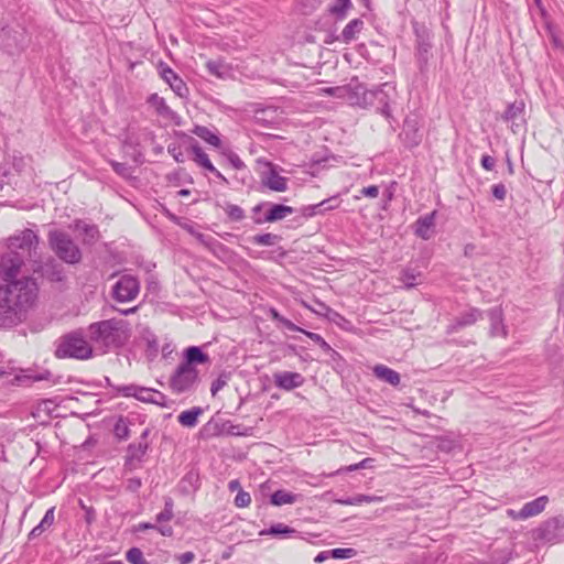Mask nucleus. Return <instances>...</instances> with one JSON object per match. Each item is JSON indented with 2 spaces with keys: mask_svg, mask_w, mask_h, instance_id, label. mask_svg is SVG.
Listing matches in <instances>:
<instances>
[{
  "mask_svg": "<svg viewBox=\"0 0 564 564\" xmlns=\"http://www.w3.org/2000/svg\"><path fill=\"white\" fill-rule=\"evenodd\" d=\"M17 290L14 285H0V328H11L24 322L37 297L28 285L20 289L24 292Z\"/></svg>",
  "mask_w": 564,
  "mask_h": 564,
  "instance_id": "1",
  "label": "nucleus"
},
{
  "mask_svg": "<svg viewBox=\"0 0 564 564\" xmlns=\"http://www.w3.org/2000/svg\"><path fill=\"white\" fill-rule=\"evenodd\" d=\"M91 344L107 352L122 347L130 337V325L124 319L109 318L91 323L87 328Z\"/></svg>",
  "mask_w": 564,
  "mask_h": 564,
  "instance_id": "2",
  "label": "nucleus"
},
{
  "mask_svg": "<svg viewBox=\"0 0 564 564\" xmlns=\"http://www.w3.org/2000/svg\"><path fill=\"white\" fill-rule=\"evenodd\" d=\"M25 268V256L20 252L6 251L0 258V279L2 285H14L17 286L18 293L21 288L28 285L33 292V295L37 296L39 286L34 278L23 273Z\"/></svg>",
  "mask_w": 564,
  "mask_h": 564,
  "instance_id": "3",
  "label": "nucleus"
},
{
  "mask_svg": "<svg viewBox=\"0 0 564 564\" xmlns=\"http://www.w3.org/2000/svg\"><path fill=\"white\" fill-rule=\"evenodd\" d=\"M54 355L58 359L87 360L93 357L94 350L82 330H73L55 341Z\"/></svg>",
  "mask_w": 564,
  "mask_h": 564,
  "instance_id": "4",
  "label": "nucleus"
},
{
  "mask_svg": "<svg viewBox=\"0 0 564 564\" xmlns=\"http://www.w3.org/2000/svg\"><path fill=\"white\" fill-rule=\"evenodd\" d=\"M47 238L51 250L59 260L72 265L82 261V250L68 234L61 230H51Z\"/></svg>",
  "mask_w": 564,
  "mask_h": 564,
  "instance_id": "5",
  "label": "nucleus"
},
{
  "mask_svg": "<svg viewBox=\"0 0 564 564\" xmlns=\"http://www.w3.org/2000/svg\"><path fill=\"white\" fill-rule=\"evenodd\" d=\"M325 93L333 97L344 99L352 106H359L362 108L369 107V100H371L373 96L371 90H367L362 84L354 80L345 86L326 88Z\"/></svg>",
  "mask_w": 564,
  "mask_h": 564,
  "instance_id": "6",
  "label": "nucleus"
},
{
  "mask_svg": "<svg viewBox=\"0 0 564 564\" xmlns=\"http://www.w3.org/2000/svg\"><path fill=\"white\" fill-rule=\"evenodd\" d=\"M536 542L556 544L564 542V516H556L543 521L532 532Z\"/></svg>",
  "mask_w": 564,
  "mask_h": 564,
  "instance_id": "7",
  "label": "nucleus"
},
{
  "mask_svg": "<svg viewBox=\"0 0 564 564\" xmlns=\"http://www.w3.org/2000/svg\"><path fill=\"white\" fill-rule=\"evenodd\" d=\"M40 238L32 229H24L8 239V251L31 257L39 247Z\"/></svg>",
  "mask_w": 564,
  "mask_h": 564,
  "instance_id": "8",
  "label": "nucleus"
},
{
  "mask_svg": "<svg viewBox=\"0 0 564 564\" xmlns=\"http://www.w3.org/2000/svg\"><path fill=\"white\" fill-rule=\"evenodd\" d=\"M198 381V370L180 364L170 379V387L176 393L191 390Z\"/></svg>",
  "mask_w": 564,
  "mask_h": 564,
  "instance_id": "9",
  "label": "nucleus"
},
{
  "mask_svg": "<svg viewBox=\"0 0 564 564\" xmlns=\"http://www.w3.org/2000/svg\"><path fill=\"white\" fill-rule=\"evenodd\" d=\"M140 292V282L135 276L124 274L112 286V296L118 302L133 301Z\"/></svg>",
  "mask_w": 564,
  "mask_h": 564,
  "instance_id": "10",
  "label": "nucleus"
},
{
  "mask_svg": "<svg viewBox=\"0 0 564 564\" xmlns=\"http://www.w3.org/2000/svg\"><path fill=\"white\" fill-rule=\"evenodd\" d=\"M33 272L51 282H62L65 280V270L53 257H48L45 261H33Z\"/></svg>",
  "mask_w": 564,
  "mask_h": 564,
  "instance_id": "11",
  "label": "nucleus"
},
{
  "mask_svg": "<svg viewBox=\"0 0 564 564\" xmlns=\"http://www.w3.org/2000/svg\"><path fill=\"white\" fill-rule=\"evenodd\" d=\"M390 91L393 93L394 88L390 86L388 83H384L381 85L380 88L371 90V94H373V96L371 100H369V107H375L377 111L383 115L386 118H389L391 116Z\"/></svg>",
  "mask_w": 564,
  "mask_h": 564,
  "instance_id": "12",
  "label": "nucleus"
},
{
  "mask_svg": "<svg viewBox=\"0 0 564 564\" xmlns=\"http://www.w3.org/2000/svg\"><path fill=\"white\" fill-rule=\"evenodd\" d=\"M525 104L523 100H516L509 104L501 115V119L506 122H512L511 130L517 133L524 126V113Z\"/></svg>",
  "mask_w": 564,
  "mask_h": 564,
  "instance_id": "13",
  "label": "nucleus"
},
{
  "mask_svg": "<svg viewBox=\"0 0 564 564\" xmlns=\"http://www.w3.org/2000/svg\"><path fill=\"white\" fill-rule=\"evenodd\" d=\"M275 387L281 390L291 391L304 384L305 379L300 372L280 371L273 375Z\"/></svg>",
  "mask_w": 564,
  "mask_h": 564,
  "instance_id": "14",
  "label": "nucleus"
},
{
  "mask_svg": "<svg viewBox=\"0 0 564 564\" xmlns=\"http://www.w3.org/2000/svg\"><path fill=\"white\" fill-rule=\"evenodd\" d=\"M150 430L145 429L141 436L138 444H130L127 449V458H126V465L130 466L131 468H134V463H140L145 455L149 443L147 441L149 436Z\"/></svg>",
  "mask_w": 564,
  "mask_h": 564,
  "instance_id": "15",
  "label": "nucleus"
},
{
  "mask_svg": "<svg viewBox=\"0 0 564 564\" xmlns=\"http://www.w3.org/2000/svg\"><path fill=\"white\" fill-rule=\"evenodd\" d=\"M400 138L404 147L412 149L417 147L422 141V134L419 129L417 121L413 118H406L403 122Z\"/></svg>",
  "mask_w": 564,
  "mask_h": 564,
  "instance_id": "16",
  "label": "nucleus"
},
{
  "mask_svg": "<svg viewBox=\"0 0 564 564\" xmlns=\"http://www.w3.org/2000/svg\"><path fill=\"white\" fill-rule=\"evenodd\" d=\"M159 67L161 77L170 85L172 90L180 97H186L188 95V88L184 80L167 65L161 63Z\"/></svg>",
  "mask_w": 564,
  "mask_h": 564,
  "instance_id": "17",
  "label": "nucleus"
},
{
  "mask_svg": "<svg viewBox=\"0 0 564 564\" xmlns=\"http://www.w3.org/2000/svg\"><path fill=\"white\" fill-rule=\"evenodd\" d=\"M268 165L269 170L261 175V184L273 192H285L288 189V178L281 176L271 163Z\"/></svg>",
  "mask_w": 564,
  "mask_h": 564,
  "instance_id": "18",
  "label": "nucleus"
},
{
  "mask_svg": "<svg viewBox=\"0 0 564 564\" xmlns=\"http://www.w3.org/2000/svg\"><path fill=\"white\" fill-rule=\"evenodd\" d=\"M549 499L546 496H541L532 501L527 502L520 511L516 512L513 510L509 511V514L513 519L524 520L541 513L547 503Z\"/></svg>",
  "mask_w": 564,
  "mask_h": 564,
  "instance_id": "19",
  "label": "nucleus"
},
{
  "mask_svg": "<svg viewBox=\"0 0 564 564\" xmlns=\"http://www.w3.org/2000/svg\"><path fill=\"white\" fill-rule=\"evenodd\" d=\"M480 318H482V312L479 308L471 307L457 316L455 321L447 326L446 333H456L460 328L474 325Z\"/></svg>",
  "mask_w": 564,
  "mask_h": 564,
  "instance_id": "20",
  "label": "nucleus"
},
{
  "mask_svg": "<svg viewBox=\"0 0 564 564\" xmlns=\"http://www.w3.org/2000/svg\"><path fill=\"white\" fill-rule=\"evenodd\" d=\"M435 215L436 212H432L416 219L414 223V234L417 237L424 240H429L432 237L435 227Z\"/></svg>",
  "mask_w": 564,
  "mask_h": 564,
  "instance_id": "21",
  "label": "nucleus"
},
{
  "mask_svg": "<svg viewBox=\"0 0 564 564\" xmlns=\"http://www.w3.org/2000/svg\"><path fill=\"white\" fill-rule=\"evenodd\" d=\"M294 213V208L282 204H271L263 219L256 218V224L274 223Z\"/></svg>",
  "mask_w": 564,
  "mask_h": 564,
  "instance_id": "22",
  "label": "nucleus"
},
{
  "mask_svg": "<svg viewBox=\"0 0 564 564\" xmlns=\"http://www.w3.org/2000/svg\"><path fill=\"white\" fill-rule=\"evenodd\" d=\"M74 229L79 231L83 235V243L84 245H94L100 238L99 229L96 225H90L85 223L84 220L77 219L74 223Z\"/></svg>",
  "mask_w": 564,
  "mask_h": 564,
  "instance_id": "23",
  "label": "nucleus"
},
{
  "mask_svg": "<svg viewBox=\"0 0 564 564\" xmlns=\"http://www.w3.org/2000/svg\"><path fill=\"white\" fill-rule=\"evenodd\" d=\"M365 26V22L359 19H352L348 22V24L343 29L339 36L336 37L337 41H340L345 44H349L357 39V35L361 32Z\"/></svg>",
  "mask_w": 564,
  "mask_h": 564,
  "instance_id": "24",
  "label": "nucleus"
},
{
  "mask_svg": "<svg viewBox=\"0 0 564 564\" xmlns=\"http://www.w3.org/2000/svg\"><path fill=\"white\" fill-rule=\"evenodd\" d=\"M260 535H272L280 539H290V538H299L300 532H297L295 529L279 522L275 524H272L269 529H264L260 531Z\"/></svg>",
  "mask_w": 564,
  "mask_h": 564,
  "instance_id": "25",
  "label": "nucleus"
},
{
  "mask_svg": "<svg viewBox=\"0 0 564 564\" xmlns=\"http://www.w3.org/2000/svg\"><path fill=\"white\" fill-rule=\"evenodd\" d=\"M487 314L490 321L491 336H507V330L503 325L502 310L500 307H494L489 310Z\"/></svg>",
  "mask_w": 564,
  "mask_h": 564,
  "instance_id": "26",
  "label": "nucleus"
},
{
  "mask_svg": "<svg viewBox=\"0 0 564 564\" xmlns=\"http://www.w3.org/2000/svg\"><path fill=\"white\" fill-rule=\"evenodd\" d=\"M189 150L194 154L193 160L195 163L207 171H215V166L210 162L208 155L200 148L199 143L194 139L189 138Z\"/></svg>",
  "mask_w": 564,
  "mask_h": 564,
  "instance_id": "27",
  "label": "nucleus"
},
{
  "mask_svg": "<svg viewBox=\"0 0 564 564\" xmlns=\"http://www.w3.org/2000/svg\"><path fill=\"white\" fill-rule=\"evenodd\" d=\"M373 375L381 381H384L393 387L400 383V375L395 370L384 366L377 365L373 367Z\"/></svg>",
  "mask_w": 564,
  "mask_h": 564,
  "instance_id": "28",
  "label": "nucleus"
},
{
  "mask_svg": "<svg viewBox=\"0 0 564 564\" xmlns=\"http://www.w3.org/2000/svg\"><path fill=\"white\" fill-rule=\"evenodd\" d=\"M209 360L207 354L203 352L197 346H191L185 350V360L181 364L186 367H195V364H205Z\"/></svg>",
  "mask_w": 564,
  "mask_h": 564,
  "instance_id": "29",
  "label": "nucleus"
},
{
  "mask_svg": "<svg viewBox=\"0 0 564 564\" xmlns=\"http://www.w3.org/2000/svg\"><path fill=\"white\" fill-rule=\"evenodd\" d=\"M188 232L206 249L210 250L212 252H216L217 249H221L223 245L216 240L214 237L209 235H205L202 232H198L194 230L192 227L188 228Z\"/></svg>",
  "mask_w": 564,
  "mask_h": 564,
  "instance_id": "30",
  "label": "nucleus"
},
{
  "mask_svg": "<svg viewBox=\"0 0 564 564\" xmlns=\"http://www.w3.org/2000/svg\"><path fill=\"white\" fill-rule=\"evenodd\" d=\"M431 48L432 44L424 37L420 36L416 45V58L421 70H423L429 63Z\"/></svg>",
  "mask_w": 564,
  "mask_h": 564,
  "instance_id": "31",
  "label": "nucleus"
},
{
  "mask_svg": "<svg viewBox=\"0 0 564 564\" xmlns=\"http://www.w3.org/2000/svg\"><path fill=\"white\" fill-rule=\"evenodd\" d=\"M54 510L55 508L52 507L45 512L41 522L36 527H34L29 533L30 540L40 536L47 528H50L54 523Z\"/></svg>",
  "mask_w": 564,
  "mask_h": 564,
  "instance_id": "32",
  "label": "nucleus"
},
{
  "mask_svg": "<svg viewBox=\"0 0 564 564\" xmlns=\"http://www.w3.org/2000/svg\"><path fill=\"white\" fill-rule=\"evenodd\" d=\"M304 334L312 339L314 343L319 345V347L329 356L333 361H338L341 359V356L338 351L333 349L328 343L317 333L313 332H304Z\"/></svg>",
  "mask_w": 564,
  "mask_h": 564,
  "instance_id": "33",
  "label": "nucleus"
},
{
  "mask_svg": "<svg viewBox=\"0 0 564 564\" xmlns=\"http://www.w3.org/2000/svg\"><path fill=\"white\" fill-rule=\"evenodd\" d=\"M199 475L195 470H189L181 480V490L183 494L194 492L199 488Z\"/></svg>",
  "mask_w": 564,
  "mask_h": 564,
  "instance_id": "34",
  "label": "nucleus"
},
{
  "mask_svg": "<svg viewBox=\"0 0 564 564\" xmlns=\"http://www.w3.org/2000/svg\"><path fill=\"white\" fill-rule=\"evenodd\" d=\"M203 414V409L200 406H194L189 410L183 411L177 421L181 425L186 427H194L197 424L198 416Z\"/></svg>",
  "mask_w": 564,
  "mask_h": 564,
  "instance_id": "35",
  "label": "nucleus"
},
{
  "mask_svg": "<svg viewBox=\"0 0 564 564\" xmlns=\"http://www.w3.org/2000/svg\"><path fill=\"white\" fill-rule=\"evenodd\" d=\"M193 133L215 148H219L221 144L219 137L207 127L195 126Z\"/></svg>",
  "mask_w": 564,
  "mask_h": 564,
  "instance_id": "36",
  "label": "nucleus"
},
{
  "mask_svg": "<svg viewBox=\"0 0 564 564\" xmlns=\"http://www.w3.org/2000/svg\"><path fill=\"white\" fill-rule=\"evenodd\" d=\"M352 9L350 0H334L333 4L328 8V12L336 18V20H344L349 10Z\"/></svg>",
  "mask_w": 564,
  "mask_h": 564,
  "instance_id": "37",
  "label": "nucleus"
},
{
  "mask_svg": "<svg viewBox=\"0 0 564 564\" xmlns=\"http://www.w3.org/2000/svg\"><path fill=\"white\" fill-rule=\"evenodd\" d=\"M297 501V495L285 490H276L270 497V502L273 506L292 505Z\"/></svg>",
  "mask_w": 564,
  "mask_h": 564,
  "instance_id": "38",
  "label": "nucleus"
},
{
  "mask_svg": "<svg viewBox=\"0 0 564 564\" xmlns=\"http://www.w3.org/2000/svg\"><path fill=\"white\" fill-rule=\"evenodd\" d=\"M382 501V497L379 496H368V495H356L350 498L346 499H338L337 503L343 506H354V505H361L364 502L370 503V502H379Z\"/></svg>",
  "mask_w": 564,
  "mask_h": 564,
  "instance_id": "39",
  "label": "nucleus"
},
{
  "mask_svg": "<svg viewBox=\"0 0 564 564\" xmlns=\"http://www.w3.org/2000/svg\"><path fill=\"white\" fill-rule=\"evenodd\" d=\"M113 434L118 440H127L130 435L128 421L124 417H119L113 427Z\"/></svg>",
  "mask_w": 564,
  "mask_h": 564,
  "instance_id": "40",
  "label": "nucleus"
},
{
  "mask_svg": "<svg viewBox=\"0 0 564 564\" xmlns=\"http://www.w3.org/2000/svg\"><path fill=\"white\" fill-rule=\"evenodd\" d=\"M251 240L258 246H273L280 240V237L274 234H261L253 236Z\"/></svg>",
  "mask_w": 564,
  "mask_h": 564,
  "instance_id": "41",
  "label": "nucleus"
},
{
  "mask_svg": "<svg viewBox=\"0 0 564 564\" xmlns=\"http://www.w3.org/2000/svg\"><path fill=\"white\" fill-rule=\"evenodd\" d=\"M173 507H174L173 499L170 497L165 498L164 509L156 516V521L158 522L170 521L174 516Z\"/></svg>",
  "mask_w": 564,
  "mask_h": 564,
  "instance_id": "42",
  "label": "nucleus"
},
{
  "mask_svg": "<svg viewBox=\"0 0 564 564\" xmlns=\"http://www.w3.org/2000/svg\"><path fill=\"white\" fill-rule=\"evenodd\" d=\"M420 275V272H415L413 269H405L402 271L401 281L406 289H411L417 284L416 279Z\"/></svg>",
  "mask_w": 564,
  "mask_h": 564,
  "instance_id": "43",
  "label": "nucleus"
},
{
  "mask_svg": "<svg viewBox=\"0 0 564 564\" xmlns=\"http://www.w3.org/2000/svg\"><path fill=\"white\" fill-rule=\"evenodd\" d=\"M126 557L129 563L131 564H150L144 557L143 553L139 547H131L127 554Z\"/></svg>",
  "mask_w": 564,
  "mask_h": 564,
  "instance_id": "44",
  "label": "nucleus"
},
{
  "mask_svg": "<svg viewBox=\"0 0 564 564\" xmlns=\"http://www.w3.org/2000/svg\"><path fill=\"white\" fill-rule=\"evenodd\" d=\"M148 101L154 106L160 115H166L170 111V108L166 106L164 99L158 94H152Z\"/></svg>",
  "mask_w": 564,
  "mask_h": 564,
  "instance_id": "45",
  "label": "nucleus"
},
{
  "mask_svg": "<svg viewBox=\"0 0 564 564\" xmlns=\"http://www.w3.org/2000/svg\"><path fill=\"white\" fill-rule=\"evenodd\" d=\"M226 213H227L228 217L235 221H239L245 218V212L238 205L228 204L226 207Z\"/></svg>",
  "mask_w": 564,
  "mask_h": 564,
  "instance_id": "46",
  "label": "nucleus"
},
{
  "mask_svg": "<svg viewBox=\"0 0 564 564\" xmlns=\"http://www.w3.org/2000/svg\"><path fill=\"white\" fill-rule=\"evenodd\" d=\"M356 550L351 547L347 549H333L330 550V556L336 560L350 558L356 555Z\"/></svg>",
  "mask_w": 564,
  "mask_h": 564,
  "instance_id": "47",
  "label": "nucleus"
},
{
  "mask_svg": "<svg viewBox=\"0 0 564 564\" xmlns=\"http://www.w3.org/2000/svg\"><path fill=\"white\" fill-rule=\"evenodd\" d=\"M110 165L118 175H120L124 178H128L131 176V167L128 164L120 163L117 161H110Z\"/></svg>",
  "mask_w": 564,
  "mask_h": 564,
  "instance_id": "48",
  "label": "nucleus"
},
{
  "mask_svg": "<svg viewBox=\"0 0 564 564\" xmlns=\"http://www.w3.org/2000/svg\"><path fill=\"white\" fill-rule=\"evenodd\" d=\"M229 376L226 373H220L217 379L212 382L210 392L212 395H216L219 390H221L228 382Z\"/></svg>",
  "mask_w": 564,
  "mask_h": 564,
  "instance_id": "49",
  "label": "nucleus"
},
{
  "mask_svg": "<svg viewBox=\"0 0 564 564\" xmlns=\"http://www.w3.org/2000/svg\"><path fill=\"white\" fill-rule=\"evenodd\" d=\"M318 206L319 209H322V214L325 212L334 210L339 206L338 196H332L327 199H324L321 203H318Z\"/></svg>",
  "mask_w": 564,
  "mask_h": 564,
  "instance_id": "50",
  "label": "nucleus"
},
{
  "mask_svg": "<svg viewBox=\"0 0 564 564\" xmlns=\"http://www.w3.org/2000/svg\"><path fill=\"white\" fill-rule=\"evenodd\" d=\"M251 502L250 494L243 490H239L237 496L235 497V505L238 508L248 507Z\"/></svg>",
  "mask_w": 564,
  "mask_h": 564,
  "instance_id": "51",
  "label": "nucleus"
},
{
  "mask_svg": "<svg viewBox=\"0 0 564 564\" xmlns=\"http://www.w3.org/2000/svg\"><path fill=\"white\" fill-rule=\"evenodd\" d=\"M226 155V159L227 161L229 162V164L235 169V170H241L243 167H246L245 163L242 162V160L239 158L238 154H236L235 152L232 151H228L227 153H225Z\"/></svg>",
  "mask_w": 564,
  "mask_h": 564,
  "instance_id": "52",
  "label": "nucleus"
},
{
  "mask_svg": "<svg viewBox=\"0 0 564 564\" xmlns=\"http://www.w3.org/2000/svg\"><path fill=\"white\" fill-rule=\"evenodd\" d=\"M378 195H379V186L370 185V186H367V187H362L359 191V195L355 196V198L359 199L360 196L376 198V197H378Z\"/></svg>",
  "mask_w": 564,
  "mask_h": 564,
  "instance_id": "53",
  "label": "nucleus"
},
{
  "mask_svg": "<svg viewBox=\"0 0 564 564\" xmlns=\"http://www.w3.org/2000/svg\"><path fill=\"white\" fill-rule=\"evenodd\" d=\"M152 397H154V389L140 387L137 399L142 402L150 403Z\"/></svg>",
  "mask_w": 564,
  "mask_h": 564,
  "instance_id": "54",
  "label": "nucleus"
},
{
  "mask_svg": "<svg viewBox=\"0 0 564 564\" xmlns=\"http://www.w3.org/2000/svg\"><path fill=\"white\" fill-rule=\"evenodd\" d=\"M492 196L498 200H505L507 195V188L502 183L495 184L491 187Z\"/></svg>",
  "mask_w": 564,
  "mask_h": 564,
  "instance_id": "55",
  "label": "nucleus"
},
{
  "mask_svg": "<svg viewBox=\"0 0 564 564\" xmlns=\"http://www.w3.org/2000/svg\"><path fill=\"white\" fill-rule=\"evenodd\" d=\"M301 214L304 216V217H314L318 214H322V209H319V206L318 204H314V205H307V206H304L301 210Z\"/></svg>",
  "mask_w": 564,
  "mask_h": 564,
  "instance_id": "56",
  "label": "nucleus"
},
{
  "mask_svg": "<svg viewBox=\"0 0 564 564\" xmlns=\"http://www.w3.org/2000/svg\"><path fill=\"white\" fill-rule=\"evenodd\" d=\"M315 304L317 305V308L311 307L306 304H305V306L318 315H327L329 312H332V308L329 306H327L325 303H323L318 300L315 301Z\"/></svg>",
  "mask_w": 564,
  "mask_h": 564,
  "instance_id": "57",
  "label": "nucleus"
},
{
  "mask_svg": "<svg viewBox=\"0 0 564 564\" xmlns=\"http://www.w3.org/2000/svg\"><path fill=\"white\" fill-rule=\"evenodd\" d=\"M167 152L174 158V160L176 162H183L184 161L183 153H182V150H181L180 145H177V144H170L167 147Z\"/></svg>",
  "mask_w": 564,
  "mask_h": 564,
  "instance_id": "58",
  "label": "nucleus"
},
{
  "mask_svg": "<svg viewBox=\"0 0 564 564\" xmlns=\"http://www.w3.org/2000/svg\"><path fill=\"white\" fill-rule=\"evenodd\" d=\"M207 68L210 74H214L218 77L223 76V72L220 70L223 68L221 64H219L217 62L209 61V62H207Z\"/></svg>",
  "mask_w": 564,
  "mask_h": 564,
  "instance_id": "59",
  "label": "nucleus"
},
{
  "mask_svg": "<svg viewBox=\"0 0 564 564\" xmlns=\"http://www.w3.org/2000/svg\"><path fill=\"white\" fill-rule=\"evenodd\" d=\"M139 388L138 386H134V384H130V386H124L120 389V391L122 392V394L124 397H134L137 399V395H138V391H139Z\"/></svg>",
  "mask_w": 564,
  "mask_h": 564,
  "instance_id": "60",
  "label": "nucleus"
},
{
  "mask_svg": "<svg viewBox=\"0 0 564 564\" xmlns=\"http://www.w3.org/2000/svg\"><path fill=\"white\" fill-rule=\"evenodd\" d=\"M150 403L164 408L166 406V397L160 391L154 390V397H152Z\"/></svg>",
  "mask_w": 564,
  "mask_h": 564,
  "instance_id": "61",
  "label": "nucleus"
},
{
  "mask_svg": "<svg viewBox=\"0 0 564 564\" xmlns=\"http://www.w3.org/2000/svg\"><path fill=\"white\" fill-rule=\"evenodd\" d=\"M496 164V160L490 155H482L481 158V166L487 170L491 171Z\"/></svg>",
  "mask_w": 564,
  "mask_h": 564,
  "instance_id": "62",
  "label": "nucleus"
},
{
  "mask_svg": "<svg viewBox=\"0 0 564 564\" xmlns=\"http://www.w3.org/2000/svg\"><path fill=\"white\" fill-rule=\"evenodd\" d=\"M142 482L140 478H130L127 480V489L135 492L141 487Z\"/></svg>",
  "mask_w": 564,
  "mask_h": 564,
  "instance_id": "63",
  "label": "nucleus"
},
{
  "mask_svg": "<svg viewBox=\"0 0 564 564\" xmlns=\"http://www.w3.org/2000/svg\"><path fill=\"white\" fill-rule=\"evenodd\" d=\"M195 558V554L193 552H185L177 556V561L181 564H188L192 563Z\"/></svg>",
  "mask_w": 564,
  "mask_h": 564,
  "instance_id": "64",
  "label": "nucleus"
}]
</instances>
